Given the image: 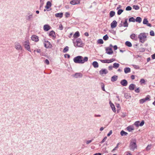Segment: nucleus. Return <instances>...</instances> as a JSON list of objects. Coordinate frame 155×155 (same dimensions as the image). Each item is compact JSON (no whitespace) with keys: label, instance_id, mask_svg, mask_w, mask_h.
Returning <instances> with one entry per match:
<instances>
[{"label":"nucleus","instance_id":"obj_28","mask_svg":"<svg viewBox=\"0 0 155 155\" xmlns=\"http://www.w3.org/2000/svg\"><path fill=\"white\" fill-rule=\"evenodd\" d=\"M92 64L93 66L95 68H97L98 67V66H99L98 64V63L96 61H94L92 63Z\"/></svg>","mask_w":155,"mask_h":155},{"label":"nucleus","instance_id":"obj_15","mask_svg":"<svg viewBox=\"0 0 155 155\" xmlns=\"http://www.w3.org/2000/svg\"><path fill=\"white\" fill-rule=\"evenodd\" d=\"M80 3L79 0H73L70 2V3L72 5L78 4Z\"/></svg>","mask_w":155,"mask_h":155},{"label":"nucleus","instance_id":"obj_5","mask_svg":"<svg viewBox=\"0 0 155 155\" xmlns=\"http://www.w3.org/2000/svg\"><path fill=\"white\" fill-rule=\"evenodd\" d=\"M25 48L28 51L31 52L30 43L28 40H26L24 42V44Z\"/></svg>","mask_w":155,"mask_h":155},{"label":"nucleus","instance_id":"obj_58","mask_svg":"<svg viewBox=\"0 0 155 155\" xmlns=\"http://www.w3.org/2000/svg\"><path fill=\"white\" fill-rule=\"evenodd\" d=\"M112 130H110L109 131V133L107 134V136H108V137L110 136V135H111L112 134Z\"/></svg>","mask_w":155,"mask_h":155},{"label":"nucleus","instance_id":"obj_29","mask_svg":"<svg viewBox=\"0 0 155 155\" xmlns=\"http://www.w3.org/2000/svg\"><path fill=\"white\" fill-rule=\"evenodd\" d=\"M110 107H111L113 111L114 112H116V109L114 105L111 103H110Z\"/></svg>","mask_w":155,"mask_h":155},{"label":"nucleus","instance_id":"obj_40","mask_svg":"<svg viewBox=\"0 0 155 155\" xmlns=\"http://www.w3.org/2000/svg\"><path fill=\"white\" fill-rule=\"evenodd\" d=\"M101 87L103 91H105V89L104 88L105 85H104V84L103 83H101Z\"/></svg>","mask_w":155,"mask_h":155},{"label":"nucleus","instance_id":"obj_39","mask_svg":"<svg viewBox=\"0 0 155 155\" xmlns=\"http://www.w3.org/2000/svg\"><path fill=\"white\" fill-rule=\"evenodd\" d=\"M69 49V48L68 46L65 47L64 48V49L63 52V53L66 52Z\"/></svg>","mask_w":155,"mask_h":155},{"label":"nucleus","instance_id":"obj_51","mask_svg":"<svg viewBox=\"0 0 155 155\" xmlns=\"http://www.w3.org/2000/svg\"><path fill=\"white\" fill-rule=\"evenodd\" d=\"M135 92L137 93H139L140 92V90L139 87H138L135 90Z\"/></svg>","mask_w":155,"mask_h":155},{"label":"nucleus","instance_id":"obj_19","mask_svg":"<svg viewBox=\"0 0 155 155\" xmlns=\"http://www.w3.org/2000/svg\"><path fill=\"white\" fill-rule=\"evenodd\" d=\"M117 22L115 20H114L111 23V27L112 28H114L117 26Z\"/></svg>","mask_w":155,"mask_h":155},{"label":"nucleus","instance_id":"obj_10","mask_svg":"<svg viewBox=\"0 0 155 155\" xmlns=\"http://www.w3.org/2000/svg\"><path fill=\"white\" fill-rule=\"evenodd\" d=\"M115 60V59L113 58L110 60H101L100 61L101 62L103 63H109L113 62Z\"/></svg>","mask_w":155,"mask_h":155},{"label":"nucleus","instance_id":"obj_43","mask_svg":"<svg viewBox=\"0 0 155 155\" xmlns=\"http://www.w3.org/2000/svg\"><path fill=\"white\" fill-rule=\"evenodd\" d=\"M109 37L107 35H106L103 37V39L104 40L106 41L108 39Z\"/></svg>","mask_w":155,"mask_h":155},{"label":"nucleus","instance_id":"obj_22","mask_svg":"<svg viewBox=\"0 0 155 155\" xmlns=\"http://www.w3.org/2000/svg\"><path fill=\"white\" fill-rule=\"evenodd\" d=\"M130 38L131 39H134L135 41L137 40V37L136 36L135 34L133 33L130 36Z\"/></svg>","mask_w":155,"mask_h":155},{"label":"nucleus","instance_id":"obj_4","mask_svg":"<svg viewBox=\"0 0 155 155\" xmlns=\"http://www.w3.org/2000/svg\"><path fill=\"white\" fill-rule=\"evenodd\" d=\"M140 42L143 43L147 40V36L145 33H140L138 36Z\"/></svg>","mask_w":155,"mask_h":155},{"label":"nucleus","instance_id":"obj_13","mask_svg":"<svg viewBox=\"0 0 155 155\" xmlns=\"http://www.w3.org/2000/svg\"><path fill=\"white\" fill-rule=\"evenodd\" d=\"M120 84L123 86H126L128 84V82L126 80L123 79L120 81Z\"/></svg>","mask_w":155,"mask_h":155},{"label":"nucleus","instance_id":"obj_44","mask_svg":"<svg viewBox=\"0 0 155 155\" xmlns=\"http://www.w3.org/2000/svg\"><path fill=\"white\" fill-rule=\"evenodd\" d=\"M123 12V10L122 9H119L117 12V14L118 15H120L121 13Z\"/></svg>","mask_w":155,"mask_h":155},{"label":"nucleus","instance_id":"obj_53","mask_svg":"<svg viewBox=\"0 0 155 155\" xmlns=\"http://www.w3.org/2000/svg\"><path fill=\"white\" fill-rule=\"evenodd\" d=\"M58 29L60 30H62L63 29V26L62 24H60L59 25Z\"/></svg>","mask_w":155,"mask_h":155},{"label":"nucleus","instance_id":"obj_60","mask_svg":"<svg viewBox=\"0 0 155 155\" xmlns=\"http://www.w3.org/2000/svg\"><path fill=\"white\" fill-rule=\"evenodd\" d=\"M113 68V66L112 67V66L110 65L108 67V68L109 70L110 71Z\"/></svg>","mask_w":155,"mask_h":155},{"label":"nucleus","instance_id":"obj_54","mask_svg":"<svg viewBox=\"0 0 155 155\" xmlns=\"http://www.w3.org/2000/svg\"><path fill=\"white\" fill-rule=\"evenodd\" d=\"M70 15V14L68 12H66L65 14V16L66 18H68V17Z\"/></svg>","mask_w":155,"mask_h":155},{"label":"nucleus","instance_id":"obj_49","mask_svg":"<svg viewBox=\"0 0 155 155\" xmlns=\"http://www.w3.org/2000/svg\"><path fill=\"white\" fill-rule=\"evenodd\" d=\"M150 35L151 36H154V32L153 30H151L150 32Z\"/></svg>","mask_w":155,"mask_h":155},{"label":"nucleus","instance_id":"obj_1","mask_svg":"<svg viewBox=\"0 0 155 155\" xmlns=\"http://www.w3.org/2000/svg\"><path fill=\"white\" fill-rule=\"evenodd\" d=\"M88 58L87 57H83L81 56H78L73 59L74 61L76 63L82 64L88 61Z\"/></svg>","mask_w":155,"mask_h":155},{"label":"nucleus","instance_id":"obj_30","mask_svg":"<svg viewBox=\"0 0 155 155\" xmlns=\"http://www.w3.org/2000/svg\"><path fill=\"white\" fill-rule=\"evenodd\" d=\"M128 19L127 18H126L125 19V21L123 23V25L124 27H127L128 26V24L127 23V21Z\"/></svg>","mask_w":155,"mask_h":155},{"label":"nucleus","instance_id":"obj_24","mask_svg":"<svg viewBox=\"0 0 155 155\" xmlns=\"http://www.w3.org/2000/svg\"><path fill=\"white\" fill-rule=\"evenodd\" d=\"M80 36V33L79 31H76L73 35V37L74 38H77Z\"/></svg>","mask_w":155,"mask_h":155},{"label":"nucleus","instance_id":"obj_45","mask_svg":"<svg viewBox=\"0 0 155 155\" xmlns=\"http://www.w3.org/2000/svg\"><path fill=\"white\" fill-rule=\"evenodd\" d=\"M140 83L141 84H145V80L143 79H141L140 81Z\"/></svg>","mask_w":155,"mask_h":155},{"label":"nucleus","instance_id":"obj_23","mask_svg":"<svg viewBox=\"0 0 155 155\" xmlns=\"http://www.w3.org/2000/svg\"><path fill=\"white\" fill-rule=\"evenodd\" d=\"M117 76L114 75L111 77V80L112 82L115 81L117 80Z\"/></svg>","mask_w":155,"mask_h":155},{"label":"nucleus","instance_id":"obj_8","mask_svg":"<svg viewBox=\"0 0 155 155\" xmlns=\"http://www.w3.org/2000/svg\"><path fill=\"white\" fill-rule=\"evenodd\" d=\"M144 124V121L143 120H142L140 123L139 121H136L134 124V125L136 127H138L139 126L140 127L142 126Z\"/></svg>","mask_w":155,"mask_h":155},{"label":"nucleus","instance_id":"obj_7","mask_svg":"<svg viewBox=\"0 0 155 155\" xmlns=\"http://www.w3.org/2000/svg\"><path fill=\"white\" fill-rule=\"evenodd\" d=\"M150 96L149 95H147L145 98H143L140 100V104H143L146 101L150 100Z\"/></svg>","mask_w":155,"mask_h":155},{"label":"nucleus","instance_id":"obj_48","mask_svg":"<svg viewBox=\"0 0 155 155\" xmlns=\"http://www.w3.org/2000/svg\"><path fill=\"white\" fill-rule=\"evenodd\" d=\"M131 9L132 8L130 6H128L126 8V11H130Z\"/></svg>","mask_w":155,"mask_h":155},{"label":"nucleus","instance_id":"obj_62","mask_svg":"<svg viewBox=\"0 0 155 155\" xmlns=\"http://www.w3.org/2000/svg\"><path fill=\"white\" fill-rule=\"evenodd\" d=\"M152 59H155V53L153 55H152Z\"/></svg>","mask_w":155,"mask_h":155},{"label":"nucleus","instance_id":"obj_41","mask_svg":"<svg viewBox=\"0 0 155 155\" xmlns=\"http://www.w3.org/2000/svg\"><path fill=\"white\" fill-rule=\"evenodd\" d=\"M129 22H135V19L133 17H132L130 18L129 19Z\"/></svg>","mask_w":155,"mask_h":155},{"label":"nucleus","instance_id":"obj_6","mask_svg":"<svg viewBox=\"0 0 155 155\" xmlns=\"http://www.w3.org/2000/svg\"><path fill=\"white\" fill-rule=\"evenodd\" d=\"M15 48L18 51H21L23 50V48L20 44L18 42H16L14 44Z\"/></svg>","mask_w":155,"mask_h":155},{"label":"nucleus","instance_id":"obj_61","mask_svg":"<svg viewBox=\"0 0 155 155\" xmlns=\"http://www.w3.org/2000/svg\"><path fill=\"white\" fill-rule=\"evenodd\" d=\"M92 140H87L86 142L87 144H88L90 143H91L92 141Z\"/></svg>","mask_w":155,"mask_h":155},{"label":"nucleus","instance_id":"obj_27","mask_svg":"<svg viewBox=\"0 0 155 155\" xmlns=\"http://www.w3.org/2000/svg\"><path fill=\"white\" fill-rule=\"evenodd\" d=\"M124 71L125 73H128L130 71V69L128 67H126L124 69Z\"/></svg>","mask_w":155,"mask_h":155},{"label":"nucleus","instance_id":"obj_42","mask_svg":"<svg viewBox=\"0 0 155 155\" xmlns=\"http://www.w3.org/2000/svg\"><path fill=\"white\" fill-rule=\"evenodd\" d=\"M97 42L98 43L100 44H103L104 43L103 40L101 39H100L97 40Z\"/></svg>","mask_w":155,"mask_h":155},{"label":"nucleus","instance_id":"obj_17","mask_svg":"<svg viewBox=\"0 0 155 155\" xmlns=\"http://www.w3.org/2000/svg\"><path fill=\"white\" fill-rule=\"evenodd\" d=\"M31 39L32 40L36 42H37L39 41V39L38 36L35 35L32 36Z\"/></svg>","mask_w":155,"mask_h":155},{"label":"nucleus","instance_id":"obj_57","mask_svg":"<svg viewBox=\"0 0 155 155\" xmlns=\"http://www.w3.org/2000/svg\"><path fill=\"white\" fill-rule=\"evenodd\" d=\"M46 5H47L49 6H51V4L50 2L48 1L46 3Z\"/></svg>","mask_w":155,"mask_h":155},{"label":"nucleus","instance_id":"obj_12","mask_svg":"<svg viewBox=\"0 0 155 155\" xmlns=\"http://www.w3.org/2000/svg\"><path fill=\"white\" fill-rule=\"evenodd\" d=\"M99 74L101 75H102L103 74H106L108 73V71L105 69H102L99 71Z\"/></svg>","mask_w":155,"mask_h":155},{"label":"nucleus","instance_id":"obj_20","mask_svg":"<svg viewBox=\"0 0 155 155\" xmlns=\"http://www.w3.org/2000/svg\"><path fill=\"white\" fill-rule=\"evenodd\" d=\"M49 35V36L52 37L53 38H55L56 36H55V32L54 31H50Z\"/></svg>","mask_w":155,"mask_h":155},{"label":"nucleus","instance_id":"obj_50","mask_svg":"<svg viewBox=\"0 0 155 155\" xmlns=\"http://www.w3.org/2000/svg\"><path fill=\"white\" fill-rule=\"evenodd\" d=\"M44 63L47 65H48L49 64V60L47 59H46Z\"/></svg>","mask_w":155,"mask_h":155},{"label":"nucleus","instance_id":"obj_16","mask_svg":"<svg viewBox=\"0 0 155 155\" xmlns=\"http://www.w3.org/2000/svg\"><path fill=\"white\" fill-rule=\"evenodd\" d=\"M43 29L45 31H48L51 29V27L48 25H45L44 26Z\"/></svg>","mask_w":155,"mask_h":155},{"label":"nucleus","instance_id":"obj_26","mask_svg":"<svg viewBox=\"0 0 155 155\" xmlns=\"http://www.w3.org/2000/svg\"><path fill=\"white\" fill-rule=\"evenodd\" d=\"M63 15V13L60 12L56 14H55V16L56 17L61 18L62 17Z\"/></svg>","mask_w":155,"mask_h":155},{"label":"nucleus","instance_id":"obj_36","mask_svg":"<svg viewBox=\"0 0 155 155\" xmlns=\"http://www.w3.org/2000/svg\"><path fill=\"white\" fill-rule=\"evenodd\" d=\"M115 15V12L114 11H111L109 14V16L111 18L113 17Z\"/></svg>","mask_w":155,"mask_h":155},{"label":"nucleus","instance_id":"obj_14","mask_svg":"<svg viewBox=\"0 0 155 155\" xmlns=\"http://www.w3.org/2000/svg\"><path fill=\"white\" fill-rule=\"evenodd\" d=\"M82 76V74L80 73H76L73 75V76L75 78H81Z\"/></svg>","mask_w":155,"mask_h":155},{"label":"nucleus","instance_id":"obj_35","mask_svg":"<svg viewBox=\"0 0 155 155\" xmlns=\"http://www.w3.org/2000/svg\"><path fill=\"white\" fill-rule=\"evenodd\" d=\"M125 44V45L128 47H131L132 46L131 43L129 41H126Z\"/></svg>","mask_w":155,"mask_h":155},{"label":"nucleus","instance_id":"obj_11","mask_svg":"<svg viewBox=\"0 0 155 155\" xmlns=\"http://www.w3.org/2000/svg\"><path fill=\"white\" fill-rule=\"evenodd\" d=\"M106 53L108 54H111L113 53V51L111 48L107 47L105 48Z\"/></svg>","mask_w":155,"mask_h":155},{"label":"nucleus","instance_id":"obj_64","mask_svg":"<svg viewBox=\"0 0 155 155\" xmlns=\"http://www.w3.org/2000/svg\"><path fill=\"white\" fill-rule=\"evenodd\" d=\"M101 154L100 153H96L94 154L93 155H101Z\"/></svg>","mask_w":155,"mask_h":155},{"label":"nucleus","instance_id":"obj_25","mask_svg":"<svg viewBox=\"0 0 155 155\" xmlns=\"http://www.w3.org/2000/svg\"><path fill=\"white\" fill-rule=\"evenodd\" d=\"M127 129L129 132H130L132 130H134V129L133 126L130 125L127 127Z\"/></svg>","mask_w":155,"mask_h":155},{"label":"nucleus","instance_id":"obj_3","mask_svg":"<svg viewBox=\"0 0 155 155\" xmlns=\"http://www.w3.org/2000/svg\"><path fill=\"white\" fill-rule=\"evenodd\" d=\"M137 140L135 138H133L130 140L129 147L130 150H134L137 148Z\"/></svg>","mask_w":155,"mask_h":155},{"label":"nucleus","instance_id":"obj_55","mask_svg":"<svg viewBox=\"0 0 155 155\" xmlns=\"http://www.w3.org/2000/svg\"><path fill=\"white\" fill-rule=\"evenodd\" d=\"M145 51V49L144 48H141L140 49V51L141 52H144Z\"/></svg>","mask_w":155,"mask_h":155},{"label":"nucleus","instance_id":"obj_56","mask_svg":"<svg viewBox=\"0 0 155 155\" xmlns=\"http://www.w3.org/2000/svg\"><path fill=\"white\" fill-rule=\"evenodd\" d=\"M35 51H36L37 52H38V53H40L41 52V50L40 49H36V50H35L34 51V52H35Z\"/></svg>","mask_w":155,"mask_h":155},{"label":"nucleus","instance_id":"obj_2","mask_svg":"<svg viewBox=\"0 0 155 155\" xmlns=\"http://www.w3.org/2000/svg\"><path fill=\"white\" fill-rule=\"evenodd\" d=\"M73 41L74 45L76 47H82L84 45V44L82 42L80 38L76 39H73Z\"/></svg>","mask_w":155,"mask_h":155},{"label":"nucleus","instance_id":"obj_21","mask_svg":"<svg viewBox=\"0 0 155 155\" xmlns=\"http://www.w3.org/2000/svg\"><path fill=\"white\" fill-rule=\"evenodd\" d=\"M135 86L136 85L135 84H131L130 85L128 88L130 90L133 91L134 90Z\"/></svg>","mask_w":155,"mask_h":155},{"label":"nucleus","instance_id":"obj_38","mask_svg":"<svg viewBox=\"0 0 155 155\" xmlns=\"http://www.w3.org/2000/svg\"><path fill=\"white\" fill-rule=\"evenodd\" d=\"M133 8L136 10H137L139 9V7L137 5H134L133 6Z\"/></svg>","mask_w":155,"mask_h":155},{"label":"nucleus","instance_id":"obj_59","mask_svg":"<svg viewBox=\"0 0 155 155\" xmlns=\"http://www.w3.org/2000/svg\"><path fill=\"white\" fill-rule=\"evenodd\" d=\"M65 58H69L70 57V55L68 54H66L64 55Z\"/></svg>","mask_w":155,"mask_h":155},{"label":"nucleus","instance_id":"obj_34","mask_svg":"<svg viewBox=\"0 0 155 155\" xmlns=\"http://www.w3.org/2000/svg\"><path fill=\"white\" fill-rule=\"evenodd\" d=\"M152 146V145L151 144L148 145L146 148V150L147 151H149L151 149Z\"/></svg>","mask_w":155,"mask_h":155},{"label":"nucleus","instance_id":"obj_63","mask_svg":"<svg viewBox=\"0 0 155 155\" xmlns=\"http://www.w3.org/2000/svg\"><path fill=\"white\" fill-rule=\"evenodd\" d=\"M126 155H131V153L130 152H126Z\"/></svg>","mask_w":155,"mask_h":155},{"label":"nucleus","instance_id":"obj_52","mask_svg":"<svg viewBox=\"0 0 155 155\" xmlns=\"http://www.w3.org/2000/svg\"><path fill=\"white\" fill-rule=\"evenodd\" d=\"M40 6L41 7L44 4V2L45 0H40Z\"/></svg>","mask_w":155,"mask_h":155},{"label":"nucleus","instance_id":"obj_37","mask_svg":"<svg viewBox=\"0 0 155 155\" xmlns=\"http://www.w3.org/2000/svg\"><path fill=\"white\" fill-rule=\"evenodd\" d=\"M119 64L115 63L113 64V67L117 69L119 67Z\"/></svg>","mask_w":155,"mask_h":155},{"label":"nucleus","instance_id":"obj_9","mask_svg":"<svg viewBox=\"0 0 155 155\" xmlns=\"http://www.w3.org/2000/svg\"><path fill=\"white\" fill-rule=\"evenodd\" d=\"M45 47L47 48H51L52 46L50 42L47 40H45L44 43Z\"/></svg>","mask_w":155,"mask_h":155},{"label":"nucleus","instance_id":"obj_31","mask_svg":"<svg viewBox=\"0 0 155 155\" xmlns=\"http://www.w3.org/2000/svg\"><path fill=\"white\" fill-rule=\"evenodd\" d=\"M120 134V135L122 136H127L128 134V133L127 132H125L123 130H122V131H121Z\"/></svg>","mask_w":155,"mask_h":155},{"label":"nucleus","instance_id":"obj_46","mask_svg":"<svg viewBox=\"0 0 155 155\" xmlns=\"http://www.w3.org/2000/svg\"><path fill=\"white\" fill-rule=\"evenodd\" d=\"M119 144V143H118L117 144L116 146L112 150V152H113L114 151L116 150L118 148V145Z\"/></svg>","mask_w":155,"mask_h":155},{"label":"nucleus","instance_id":"obj_47","mask_svg":"<svg viewBox=\"0 0 155 155\" xmlns=\"http://www.w3.org/2000/svg\"><path fill=\"white\" fill-rule=\"evenodd\" d=\"M107 139V137H104V139L102 140L101 142L100 143L101 144L103 143L106 141Z\"/></svg>","mask_w":155,"mask_h":155},{"label":"nucleus","instance_id":"obj_33","mask_svg":"<svg viewBox=\"0 0 155 155\" xmlns=\"http://www.w3.org/2000/svg\"><path fill=\"white\" fill-rule=\"evenodd\" d=\"M142 19L141 18L139 17H137L135 19V21H136V22H137L139 23H140Z\"/></svg>","mask_w":155,"mask_h":155},{"label":"nucleus","instance_id":"obj_32","mask_svg":"<svg viewBox=\"0 0 155 155\" xmlns=\"http://www.w3.org/2000/svg\"><path fill=\"white\" fill-rule=\"evenodd\" d=\"M33 18V14H32L31 15H29L26 18V19L28 21H30Z\"/></svg>","mask_w":155,"mask_h":155},{"label":"nucleus","instance_id":"obj_18","mask_svg":"<svg viewBox=\"0 0 155 155\" xmlns=\"http://www.w3.org/2000/svg\"><path fill=\"white\" fill-rule=\"evenodd\" d=\"M148 21L147 18H145L143 20V24L144 25H146L147 26L151 27L152 25L150 23H148Z\"/></svg>","mask_w":155,"mask_h":155}]
</instances>
